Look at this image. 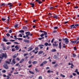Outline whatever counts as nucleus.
Wrapping results in <instances>:
<instances>
[{
    "mask_svg": "<svg viewBox=\"0 0 79 79\" xmlns=\"http://www.w3.org/2000/svg\"><path fill=\"white\" fill-rule=\"evenodd\" d=\"M2 20L3 21H6V19H5V18H2Z\"/></svg>",
    "mask_w": 79,
    "mask_h": 79,
    "instance_id": "nucleus-34",
    "label": "nucleus"
},
{
    "mask_svg": "<svg viewBox=\"0 0 79 79\" xmlns=\"http://www.w3.org/2000/svg\"><path fill=\"white\" fill-rule=\"evenodd\" d=\"M74 26V25H72L70 26V29H71Z\"/></svg>",
    "mask_w": 79,
    "mask_h": 79,
    "instance_id": "nucleus-24",
    "label": "nucleus"
},
{
    "mask_svg": "<svg viewBox=\"0 0 79 79\" xmlns=\"http://www.w3.org/2000/svg\"><path fill=\"white\" fill-rule=\"evenodd\" d=\"M52 45L53 47H58V44H56V41H54L53 44H52Z\"/></svg>",
    "mask_w": 79,
    "mask_h": 79,
    "instance_id": "nucleus-3",
    "label": "nucleus"
},
{
    "mask_svg": "<svg viewBox=\"0 0 79 79\" xmlns=\"http://www.w3.org/2000/svg\"><path fill=\"white\" fill-rule=\"evenodd\" d=\"M44 63L43 62L40 65V66H44Z\"/></svg>",
    "mask_w": 79,
    "mask_h": 79,
    "instance_id": "nucleus-46",
    "label": "nucleus"
},
{
    "mask_svg": "<svg viewBox=\"0 0 79 79\" xmlns=\"http://www.w3.org/2000/svg\"><path fill=\"white\" fill-rule=\"evenodd\" d=\"M76 56V54H73V58H75Z\"/></svg>",
    "mask_w": 79,
    "mask_h": 79,
    "instance_id": "nucleus-33",
    "label": "nucleus"
},
{
    "mask_svg": "<svg viewBox=\"0 0 79 79\" xmlns=\"http://www.w3.org/2000/svg\"><path fill=\"white\" fill-rule=\"evenodd\" d=\"M7 79H10V76H7Z\"/></svg>",
    "mask_w": 79,
    "mask_h": 79,
    "instance_id": "nucleus-47",
    "label": "nucleus"
},
{
    "mask_svg": "<svg viewBox=\"0 0 79 79\" xmlns=\"http://www.w3.org/2000/svg\"><path fill=\"white\" fill-rule=\"evenodd\" d=\"M27 55H28V53L24 54V56H27Z\"/></svg>",
    "mask_w": 79,
    "mask_h": 79,
    "instance_id": "nucleus-30",
    "label": "nucleus"
},
{
    "mask_svg": "<svg viewBox=\"0 0 79 79\" xmlns=\"http://www.w3.org/2000/svg\"><path fill=\"white\" fill-rule=\"evenodd\" d=\"M43 63L44 64H46V63H47V61H44V62H43Z\"/></svg>",
    "mask_w": 79,
    "mask_h": 79,
    "instance_id": "nucleus-39",
    "label": "nucleus"
},
{
    "mask_svg": "<svg viewBox=\"0 0 79 79\" xmlns=\"http://www.w3.org/2000/svg\"><path fill=\"white\" fill-rule=\"evenodd\" d=\"M26 34H27L28 35H30V32L28 31L26 32Z\"/></svg>",
    "mask_w": 79,
    "mask_h": 79,
    "instance_id": "nucleus-17",
    "label": "nucleus"
},
{
    "mask_svg": "<svg viewBox=\"0 0 79 79\" xmlns=\"http://www.w3.org/2000/svg\"><path fill=\"white\" fill-rule=\"evenodd\" d=\"M11 69H12V71H14V70L15 69V68H14V67H12V68H11Z\"/></svg>",
    "mask_w": 79,
    "mask_h": 79,
    "instance_id": "nucleus-59",
    "label": "nucleus"
},
{
    "mask_svg": "<svg viewBox=\"0 0 79 79\" xmlns=\"http://www.w3.org/2000/svg\"><path fill=\"white\" fill-rule=\"evenodd\" d=\"M15 40H17V39H18V40H23V39L20 38H15Z\"/></svg>",
    "mask_w": 79,
    "mask_h": 79,
    "instance_id": "nucleus-22",
    "label": "nucleus"
},
{
    "mask_svg": "<svg viewBox=\"0 0 79 79\" xmlns=\"http://www.w3.org/2000/svg\"><path fill=\"white\" fill-rule=\"evenodd\" d=\"M7 5H8L9 7H11L13 6V5H12V3H8Z\"/></svg>",
    "mask_w": 79,
    "mask_h": 79,
    "instance_id": "nucleus-8",
    "label": "nucleus"
},
{
    "mask_svg": "<svg viewBox=\"0 0 79 79\" xmlns=\"http://www.w3.org/2000/svg\"><path fill=\"white\" fill-rule=\"evenodd\" d=\"M43 53V51H40L38 52V54H39V55H40V54H42Z\"/></svg>",
    "mask_w": 79,
    "mask_h": 79,
    "instance_id": "nucleus-15",
    "label": "nucleus"
},
{
    "mask_svg": "<svg viewBox=\"0 0 79 79\" xmlns=\"http://www.w3.org/2000/svg\"><path fill=\"white\" fill-rule=\"evenodd\" d=\"M23 28L24 29H27V28L26 27H23Z\"/></svg>",
    "mask_w": 79,
    "mask_h": 79,
    "instance_id": "nucleus-35",
    "label": "nucleus"
},
{
    "mask_svg": "<svg viewBox=\"0 0 79 79\" xmlns=\"http://www.w3.org/2000/svg\"><path fill=\"white\" fill-rule=\"evenodd\" d=\"M8 19H7V21H10V16L8 17Z\"/></svg>",
    "mask_w": 79,
    "mask_h": 79,
    "instance_id": "nucleus-48",
    "label": "nucleus"
},
{
    "mask_svg": "<svg viewBox=\"0 0 79 79\" xmlns=\"http://www.w3.org/2000/svg\"><path fill=\"white\" fill-rule=\"evenodd\" d=\"M42 2L41 1H39L38 2V3H39V4H41V3H42Z\"/></svg>",
    "mask_w": 79,
    "mask_h": 79,
    "instance_id": "nucleus-58",
    "label": "nucleus"
},
{
    "mask_svg": "<svg viewBox=\"0 0 79 79\" xmlns=\"http://www.w3.org/2000/svg\"><path fill=\"white\" fill-rule=\"evenodd\" d=\"M3 41L4 42H8V40H6V39H5V38H4Z\"/></svg>",
    "mask_w": 79,
    "mask_h": 79,
    "instance_id": "nucleus-36",
    "label": "nucleus"
},
{
    "mask_svg": "<svg viewBox=\"0 0 79 79\" xmlns=\"http://www.w3.org/2000/svg\"><path fill=\"white\" fill-rule=\"evenodd\" d=\"M33 64H37V61H34L32 62Z\"/></svg>",
    "mask_w": 79,
    "mask_h": 79,
    "instance_id": "nucleus-18",
    "label": "nucleus"
},
{
    "mask_svg": "<svg viewBox=\"0 0 79 79\" xmlns=\"http://www.w3.org/2000/svg\"><path fill=\"white\" fill-rule=\"evenodd\" d=\"M74 8H78L79 7H78V6H76L74 7Z\"/></svg>",
    "mask_w": 79,
    "mask_h": 79,
    "instance_id": "nucleus-52",
    "label": "nucleus"
},
{
    "mask_svg": "<svg viewBox=\"0 0 79 79\" xmlns=\"http://www.w3.org/2000/svg\"><path fill=\"white\" fill-rule=\"evenodd\" d=\"M31 60H29V61L28 62V63H29V64H31Z\"/></svg>",
    "mask_w": 79,
    "mask_h": 79,
    "instance_id": "nucleus-60",
    "label": "nucleus"
},
{
    "mask_svg": "<svg viewBox=\"0 0 79 79\" xmlns=\"http://www.w3.org/2000/svg\"><path fill=\"white\" fill-rule=\"evenodd\" d=\"M79 40V37H78L77 38V40H76V41H78V40Z\"/></svg>",
    "mask_w": 79,
    "mask_h": 79,
    "instance_id": "nucleus-62",
    "label": "nucleus"
},
{
    "mask_svg": "<svg viewBox=\"0 0 79 79\" xmlns=\"http://www.w3.org/2000/svg\"><path fill=\"white\" fill-rule=\"evenodd\" d=\"M10 42H15V40H10Z\"/></svg>",
    "mask_w": 79,
    "mask_h": 79,
    "instance_id": "nucleus-51",
    "label": "nucleus"
},
{
    "mask_svg": "<svg viewBox=\"0 0 79 79\" xmlns=\"http://www.w3.org/2000/svg\"><path fill=\"white\" fill-rule=\"evenodd\" d=\"M6 35H7V37H10V35L9 33H7V34H6Z\"/></svg>",
    "mask_w": 79,
    "mask_h": 79,
    "instance_id": "nucleus-37",
    "label": "nucleus"
},
{
    "mask_svg": "<svg viewBox=\"0 0 79 79\" xmlns=\"http://www.w3.org/2000/svg\"><path fill=\"white\" fill-rule=\"evenodd\" d=\"M18 24H16V25H15L14 26V27H18Z\"/></svg>",
    "mask_w": 79,
    "mask_h": 79,
    "instance_id": "nucleus-43",
    "label": "nucleus"
},
{
    "mask_svg": "<svg viewBox=\"0 0 79 79\" xmlns=\"http://www.w3.org/2000/svg\"><path fill=\"white\" fill-rule=\"evenodd\" d=\"M19 32H23V33H24V30L19 31Z\"/></svg>",
    "mask_w": 79,
    "mask_h": 79,
    "instance_id": "nucleus-31",
    "label": "nucleus"
},
{
    "mask_svg": "<svg viewBox=\"0 0 79 79\" xmlns=\"http://www.w3.org/2000/svg\"><path fill=\"white\" fill-rule=\"evenodd\" d=\"M4 68L6 69H9L8 67V65L6 64H5L4 65H3Z\"/></svg>",
    "mask_w": 79,
    "mask_h": 79,
    "instance_id": "nucleus-6",
    "label": "nucleus"
},
{
    "mask_svg": "<svg viewBox=\"0 0 79 79\" xmlns=\"http://www.w3.org/2000/svg\"><path fill=\"white\" fill-rule=\"evenodd\" d=\"M14 43L15 44H19V43L18 42H14Z\"/></svg>",
    "mask_w": 79,
    "mask_h": 79,
    "instance_id": "nucleus-61",
    "label": "nucleus"
},
{
    "mask_svg": "<svg viewBox=\"0 0 79 79\" xmlns=\"http://www.w3.org/2000/svg\"><path fill=\"white\" fill-rule=\"evenodd\" d=\"M74 49L75 51H76V50H77V49H76V47H74Z\"/></svg>",
    "mask_w": 79,
    "mask_h": 79,
    "instance_id": "nucleus-45",
    "label": "nucleus"
},
{
    "mask_svg": "<svg viewBox=\"0 0 79 79\" xmlns=\"http://www.w3.org/2000/svg\"><path fill=\"white\" fill-rule=\"evenodd\" d=\"M39 79H42V77L40 76L39 77Z\"/></svg>",
    "mask_w": 79,
    "mask_h": 79,
    "instance_id": "nucleus-38",
    "label": "nucleus"
},
{
    "mask_svg": "<svg viewBox=\"0 0 79 79\" xmlns=\"http://www.w3.org/2000/svg\"><path fill=\"white\" fill-rule=\"evenodd\" d=\"M48 43L47 42H46V43H45V44H44V45H45V46H48Z\"/></svg>",
    "mask_w": 79,
    "mask_h": 79,
    "instance_id": "nucleus-21",
    "label": "nucleus"
},
{
    "mask_svg": "<svg viewBox=\"0 0 79 79\" xmlns=\"http://www.w3.org/2000/svg\"><path fill=\"white\" fill-rule=\"evenodd\" d=\"M19 37H23V35H22L21 34H20L19 35Z\"/></svg>",
    "mask_w": 79,
    "mask_h": 79,
    "instance_id": "nucleus-42",
    "label": "nucleus"
},
{
    "mask_svg": "<svg viewBox=\"0 0 79 79\" xmlns=\"http://www.w3.org/2000/svg\"><path fill=\"white\" fill-rule=\"evenodd\" d=\"M63 40H65V43L66 44H68L69 43V40H68V39L66 38L64 39H63Z\"/></svg>",
    "mask_w": 79,
    "mask_h": 79,
    "instance_id": "nucleus-2",
    "label": "nucleus"
},
{
    "mask_svg": "<svg viewBox=\"0 0 79 79\" xmlns=\"http://www.w3.org/2000/svg\"><path fill=\"white\" fill-rule=\"evenodd\" d=\"M12 52H15V51H16V50H15V48L12 49Z\"/></svg>",
    "mask_w": 79,
    "mask_h": 79,
    "instance_id": "nucleus-28",
    "label": "nucleus"
},
{
    "mask_svg": "<svg viewBox=\"0 0 79 79\" xmlns=\"http://www.w3.org/2000/svg\"><path fill=\"white\" fill-rule=\"evenodd\" d=\"M53 58L54 59H58V55H55Z\"/></svg>",
    "mask_w": 79,
    "mask_h": 79,
    "instance_id": "nucleus-4",
    "label": "nucleus"
},
{
    "mask_svg": "<svg viewBox=\"0 0 79 79\" xmlns=\"http://www.w3.org/2000/svg\"><path fill=\"white\" fill-rule=\"evenodd\" d=\"M9 48H10V47L9 46H8L7 47V49L9 50Z\"/></svg>",
    "mask_w": 79,
    "mask_h": 79,
    "instance_id": "nucleus-64",
    "label": "nucleus"
},
{
    "mask_svg": "<svg viewBox=\"0 0 79 79\" xmlns=\"http://www.w3.org/2000/svg\"><path fill=\"white\" fill-rule=\"evenodd\" d=\"M44 33H42V34H41L40 35V36L41 37H44Z\"/></svg>",
    "mask_w": 79,
    "mask_h": 79,
    "instance_id": "nucleus-26",
    "label": "nucleus"
},
{
    "mask_svg": "<svg viewBox=\"0 0 79 79\" xmlns=\"http://www.w3.org/2000/svg\"><path fill=\"white\" fill-rule=\"evenodd\" d=\"M4 57L5 58H7V55L6 54L2 53L0 55V58L1 59H3Z\"/></svg>",
    "mask_w": 79,
    "mask_h": 79,
    "instance_id": "nucleus-1",
    "label": "nucleus"
},
{
    "mask_svg": "<svg viewBox=\"0 0 79 79\" xmlns=\"http://www.w3.org/2000/svg\"><path fill=\"white\" fill-rule=\"evenodd\" d=\"M58 66V64H56L54 66V67H55L56 68L57 66Z\"/></svg>",
    "mask_w": 79,
    "mask_h": 79,
    "instance_id": "nucleus-41",
    "label": "nucleus"
},
{
    "mask_svg": "<svg viewBox=\"0 0 79 79\" xmlns=\"http://www.w3.org/2000/svg\"><path fill=\"white\" fill-rule=\"evenodd\" d=\"M56 50L55 49H53L51 50L52 52H56Z\"/></svg>",
    "mask_w": 79,
    "mask_h": 79,
    "instance_id": "nucleus-23",
    "label": "nucleus"
},
{
    "mask_svg": "<svg viewBox=\"0 0 79 79\" xmlns=\"http://www.w3.org/2000/svg\"><path fill=\"white\" fill-rule=\"evenodd\" d=\"M54 29H58V27H54Z\"/></svg>",
    "mask_w": 79,
    "mask_h": 79,
    "instance_id": "nucleus-63",
    "label": "nucleus"
},
{
    "mask_svg": "<svg viewBox=\"0 0 79 79\" xmlns=\"http://www.w3.org/2000/svg\"><path fill=\"white\" fill-rule=\"evenodd\" d=\"M16 54H15V55L12 56V58H16Z\"/></svg>",
    "mask_w": 79,
    "mask_h": 79,
    "instance_id": "nucleus-25",
    "label": "nucleus"
},
{
    "mask_svg": "<svg viewBox=\"0 0 79 79\" xmlns=\"http://www.w3.org/2000/svg\"><path fill=\"white\" fill-rule=\"evenodd\" d=\"M6 63H7L8 64H10V62H9V61H6Z\"/></svg>",
    "mask_w": 79,
    "mask_h": 79,
    "instance_id": "nucleus-32",
    "label": "nucleus"
},
{
    "mask_svg": "<svg viewBox=\"0 0 79 79\" xmlns=\"http://www.w3.org/2000/svg\"><path fill=\"white\" fill-rule=\"evenodd\" d=\"M33 49V48H28V52H29L30 51H31V50H32Z\"/></svg>",
    "mask_w": 79,
    "mask_h": 79,
    "instance_id": "nucleus-13",
    "label": "nucleus"
},
{
    "mask_svg": "<svg viewBox=\"0 0 79 79\" xmlns=\"http://www.w3.org/2000/svg\"><path fill=\"white\" fill-rule=\"evenodd\" d=\"M19 64L18 63V64H16L15 65V66H18V65H19Z\"/></svg>",
    "mask_w": 79,
    "mask_h": 79,
    "instance_id": "nucleus-54",
    "label": "nucleus"
},
{
    "mask_svg": "<svg viewBox=\"0 0 79 79\" xmlns=\"http://www.w3.org/2000/svg\"><path fill=\"white\" fill-rule=\"evenodd\" d=\"M2 73H6V70H3L2 71Z\"/></svg>",
    "mask_w": 79,
    "mask_h": 79,
    "instance_id": "nucleus-29",
    "label": "nucleus"
},
{
    "mask_svg": "<svg viewBox=\"0 0 79 79\" xmlns=\"http://www.w3.org/2000/svg\"><path fill=\"white\" fill-rule=\"evenodd\" d=\"M59 48H60V49L61 48V42L59 43Z\"/></svg>",
    "mask_w": 79,
    "mask_h": 79,
    "instance_id": "nucleus-11",
    "label": "nucleus"
},
{
    "mask_svg": "<svg viewBox=\"0 0 79 79\" xmlns=\"http://www.w3.org/2000/svg\"><path fill=\"white\" fill-rule=\"evenodd\" d=\"M56 63V62H52V64H55Z\"/></svg>",
    "mask_w": 79,
    "mask_h": 79,
    "instance_id": "nucleus-50",
    "label": "nucleus"
},
{
    "mask_svg": "<svg viewBox=\"0 0 79 79\" xmlns=\"http://www.w3.org/2000/svg\"><path fill=\"white\" fill-rule=\"evenodd\" d=\"M57 16H56V15H55L54 16H53V18H55L56 19H57Z\"/></svg>",
    "mask_w": 79,
    "mask_h": 79,
    "instance_id": "nucleus-20",
    "label": "nucleus"
},
{
    "mask_svg": "<svg viewBox=\"0 0 79 79\" xmlns=\"http://www.w3.org/2000/svg\"><path fill=\"white\" fill-rule=\"evenodd\" d=\"M12 32V30H9V33H11Z\"/></svg>",
    "mask_w": 79,
    "mask_h": 79,
    "instance_id": "nucleus-44",
    "label": "nucleus"
},
{
    "mask_svg": "<svg viewBox=\"0 0 79 79\" xmlns=\"http://www.w3.org/2000/svg\"><path fill=\"white\" fill-rule=\"evenodd\" d=\"M24 61V59H22L20 61L19 63H22L23 61Z\"/></svg>",
    "mask_w": 79,
    "mask_h": 79,
    "instance_id": "nucleus-12",
    "label": "nucleus"
},
{
    "mask_svg": "<svg viewBox=\"0 0 79 79\" xmlns=\"http://www.w3.org/2000/svg\"><path fill=\"white\" fill-rule=\"evenodd\" d=\"M28 68H31L32 67V65H30L28 66Z\"/></svg>",
    "mask_w": 79,
    "mask_h": 79,
    "instance_id": "nucleus-57",
    "label": "nucleus"
},
{
    "mask_svg": "<svg viewBox=\"0 0 79 79\" xmlns=\"http://www.w3.org/2000/svg\"><path fill=\"white\" fill-rule=\"evenodd\" d=\"M15 48H16V50H19V48L18 47V45L16 46L15 47Z\"/></svg>",
    "mask_w": 79,
    "mask_h": 79,
    "instance_id": "nucleus-10",
    "label": "nucleus"
},
{
    "mask_svg": "<svg viewBox=\"0 0 79 79\" xmlns=\"http://www.w3.org/2000/svg\"><path fill=\"white\" fill-rule=\"evenodd\" d=\"M30 5H32V7H33L35 6V4H34V2H33L32 3H30Z\"/></svg>",
    "mask_w": 79,
    "mask_h": 79,
    "instance_id": "nucleus-9",
    "label": "nucleus"
},
{
    "mask_svg": "<svg viewBox=\"0 0 79 79\" xmlns=\"http://www.w3.org/2000/svg\"><path fill=\"white\" fill-rule=\"evenodd\" d=\"M6 44H7V45H9V44H11V43L10 42H7L6 43Z\"/></svg>",
    "mask_w": 79,
    "mask_h": 79,
    "instance_id": "nucleus-49",
    "label": "nucleus"
},
{
    "mask_svg": "<svg viewBox=\"0 0 79 79\" xmlns=\"http://www.w3.org/2000/svg\"><path fill=\"white\" fill-rule=\"evenodd\" d=\"M24 42H27V43H29L30 42V41L29 40H23Z\"/></svg>",
    "mask_w": 79,
    "mask_h": 79,
    "instance_id": "nucleus-7",
    "label": "nucleus"
},
{
    "mask_svg": "<svg viewBox=\"0 0 79 79\" xmlns=\"http://www.w3.org/2000/svg\"><path fill=\"white\" fill-rule=\"evenodd\" d=\"M43 33H44V35H47V32H46V31H44Z\"/></svg>",
    "mask_w": 79,
    "mask_h": 79,
    "instance_id": "nucleus-19",
    "label": "nucleus"
},
{
    "mask_svg": "<svg viewBox=\"0 0 79 79\" xmlns=\"http://www.w3.org/2000/svg\"><path fill=\"white\" fill-rule=\"evenodd\" d=\"M16 63V62H15V59H13L12 60V63H11V64H15Z\"/></svg>",
    "mask_w": 79,
    "mask_h": 79,
    "instance_id": "nucleus-5",
    "label": "nucleus"
},
{
    "mask_svg": "<svg viewBox=\"0 0 79 79\" xmlns=\"http://www.w3.org/2000/svg\"><path fill=\"white\" fill-rule=\"evenodd\" d=\"M76 27H77L79 26V24H76L75 25Z\"/></svg>",
    "mask_w": 79,
    "mask_h": 79,
    "instance_id": "nucleus-56",
    "label": "nucleus"
},
{
    "mask_svg": "<svg viewBox=\"0 0 79 79\" xmlns=\"http://www.w3.org/2000/svg\"><path fill=\"white\" fill-rule=\"evenodd\" d=\"M55 40V39L54 38H53L52 40H51V43H53V42H54V40Z\"/></svg>",
    "mask_w": 79,
    "mask_h": 79,
    "instance_id": "nucleus-27",
    "label": "nucleus"
},
{
    "mask_svg": "<svg viewBox=\"0 0 79 79\" xmlns=\"http://www.w3.org/2000/svg\"><path fill=\"white\" fill-rule=\"evenodd\" d=\"M47 73H51V71L50 70H48L47 71Z\"/></svg>",
    "mask_w": 79,
    "mask_h": 79,
    "instance_id": "nucleus-53",
    "label": "nucleus"
},
{
    "mask_svg": "<svg viewBox=\"0 0 79 79\" xmlns=\"http://www.w3.org/2000/svg\"><path fill=\"white\" fill-rule=\"evenodd\" d=\"M77 41H71V42L72 43V44H76V43Z\"/></svg>",
    "mask_w": 79,
    "mask_h": 79,
    "instance_id": "nucleus-14",
    "label": "nucleus"
},
{
    "mask_svg": "<svg viewBox=\"0 0 79 79\" xmlns=\"http://www.w3.org/2000/svg\"><path fill=\"white\" fill-rule=\"evenodd\" d=\"M29 73H30V74H34V73L33 72L31 71V70L29 71Z\"/></svg>",
    "mask_w": 79,
    "mask_h": 79,
    "instance_id": "nucleus-16",
    "label": "nucleus"
},
{
    "mask_svg": "<svg viewBox=\"0 0 79 79\" xmlns=\"http://www.w3.org/2000/svg\"><path fill=\"white\" fill-rule=\"evenodd\" d=\"M78 70L77 69H76V70L75 71V73H77L78 72Z\"/></svg>",
    "mask_w": 79,
    "mask_h": 79,
    "instance_id": "nucleus-55",
    "label": "nucleus"
},
{
    "mask_svg": "<svg viewBox=\"0 0 79 79\" xmlns=\"http://www.w3.org/2000/svg\"><path fill=\"white\" fill-rule=\"evenodd\" d=\"M38 48H38V47H36L35 48V50H36V51H37V50H38Z\"/></svg>",
    "mask_w": 79,
    "mask_h": 79,
    "instance_id": "nucleus-40",
    "label": "nucleus"
}]
</instances>
